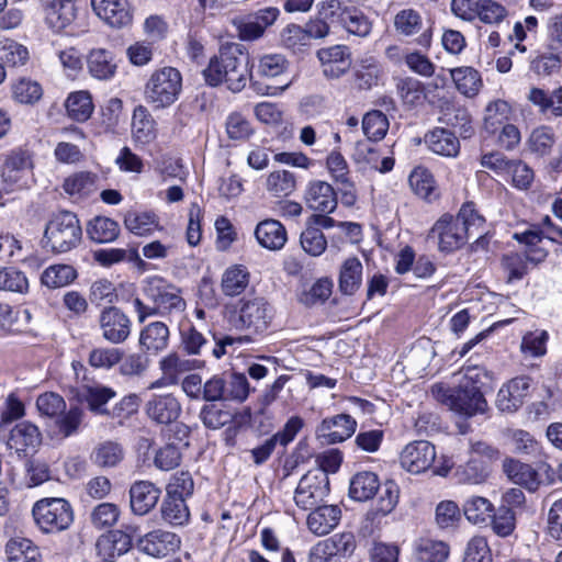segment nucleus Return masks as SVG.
I'll list each match as a JSON object with an SVG mask.
<instances>
[{"mask_svg":"<svg viewBox=\"0 0 562 562\" xmlns=\"http://www.w3.org/2000/svg\"><path fill=\"white\" fill-rule=\"evenodd\" d=\"M205 81L213 87L225 83L233 92L241 91L250 79L249 57L238 44L220 49L203 70Z\"/></svg>","mask_w":562,"mask_h":562,"instance_id":"f257e3e1","label":"nucleus"},{"mask_svg":"<svg viewBox=\"0 0 562 562\" xmlns=\"http://www.w3.org/2000/svg\"><path fill=\"white\" fill-rule=\"evenodd\" d=\"M143 293L153 305H147L139 299L134 300V308L140 323L149 316H180L186 311L187 303L181 290L161 277L146 278Z\"/></svg>","mask_w":562,"mask_h":562,"instance_id":"f03ea898","label":"nucleus"},{"mask_svg":"<svg viewBox=\"0 0 562 562\" xmlns=\"http://www.w3.org/2000/svg\"><path fill=\"white\" fill-rule=\"evenodd\" d=\"M431 394L437 402L465 417L484 413L487 407L480 385L460 383L451 389L438 383L431 386Z\"/></svg>","mask_w":562,"mask_h":562,"instance_id":"7ed1b4c3","label":"nucleus"},{"mask_svg":"<svg viewBox=\"0 0 562 562\" xmlns=\"http://www.w3.org/2000/svg\"><path fill=\"white\" fill-rule=\"evenodd\" d=\"M182 89V77L175 67L155 70L145 85L144 98L154 110H161L173 104Z\"/></svg>","mask_w":562,"mask_h":562,"instance_id":"20e7f679","label":"nucleus"},{"mask_svg":"<svg viewBox=\"0 0 562 562\" xmlns=\"http://www.w3.org/2000/svg\"><path fill=\"white\" fill-rule=\"evenodd\" d=\"M44 238L52 251L57 254L76 248L82 238V228L77 215L69 211L53 215L46 225Z\"/></svg>","mask_w":562,"mask_h":562,"instance_id":"39448f33","label":"nucleus"},{"mask_svg":"<svg viewBox=\"0 0 562 562\" xmlns=\"http://www.w3.org/2000/svg\"><path fill=\"white\" fill-rule=\"evenodd\" d=\"M32 515L44 533L61 532L74 522L72 507L65 498H42L33 505Z\"/></svg>","mask_w":562,"mask_h":562,"instance_id":"423d86ee","label":"nucleus"},{"mask_svg":"<svg viewBox=\"0 0 562 562\" xmlns=\"http://www.w3.org/2000/svg\"><path fill=\"white\" fill-rule=\"evenodd\" d=\"M33 168V160L27 151H11L0 169L2 189L7 193L27 189L34 182Z\"/></svg>","mask_w":562,"mask_h":562,"instance_id":"0eeeda50","label":"nucleus"},{"mask_svg":"<svg viewBox=\"0 0 562 562\" xmlns=\"http://www.w3.org/2000/svg\"><path fill=\"white\" fill-rule=\"evenodd\" d=\"M328 493V475L321 471H308L299 481L293 494V501L302 510H308L318 506Z\"/></svg>","mask_w":562,"mask_h":562,"instance_id":"6e6552de","label":"nucleus"},{"mask_svg":"<svg viewBox=\"0 0 562 562\" xmlns=\"http://www.w3.org/2000/svg\"><path fill=\"white\" fill-rule=\"evenodd\" d=\"M281 12L277 7H266L233 21L237 35L241 41H256L261 38L266 30L272 26Z\"/></svg>","mask_w":562,"mask_h":562,"instance_id":"1a4fd4ad","label":"nucleus"},{"mask_svg":"<svg viewBox=\"0 0 562 562\" xmlns=\"http://www.w3.org/2000/svg\"><path fill=\"white\" fill-rule=\"evenodd\" d=\"M428 239L436 240L440 251L451 252L462 247L469 236L452 215L445 214L431 227Z\"/></svg>","mask_w":562,"mask_h":562,"instance_id":"9d476101","label":"nucleus"},{"mask_svg":"<svg viewBox=\"0 0 562 562\" xmlns=\"http://www.w3.org/2000/svg\"><path fill=\"white\" fill-rule=\"evenodd\" d=\"M322 74L329 80H336L349 72L352 58L350 48L346 45H333L317 50Z\"/></svg>","mask_w":562,"mask_h":562,"instance_id":"9b49d317","label":"nucleus"},{"mask_svg":"<svg viewBox=\"0 0 562 562\" xmlns=\"http://www.w3.org/2000/svg\"><path fill=\"white\" fill-rule=\"evenodd\" d=\"M531 378L519 375L503 384L497 392L496 407L504 413L518 411L530 394Z\"/></svg>","mask_w":562,"mask_h":562,"instance_id":"f8f14e48","label":"nucleus"},{"mask_svg":"<svg viewBox=\"0 0 562 562\" xmlns=\"http://www.w3.org/2000/svg\"><path fill=\"white\" fill-rule=\"evenodd\" d=\"M102 337L114 345L124 342L131 334V319L120 308L109 306L99 316Z\"/></svg>","mask_w":562,"mask_h":562,"instance_id":"ddd939ff","label":"nucleus"},{"mask_svg":"<svg viewBox=\"0 0 562 562\" xmlns=\"http://www.w3.org/2000/svg\"><path fill=\"white\" fill-rule=\"evenodd\" d=\"M436 459V449L427 440H416L405 446L401 452L402 467L414 474L427 471Z\"/></svg>","mask_w":562,"mask_h":562,"instance_id":"4468645a","label":"nucleus"},{"mask_svg":"<svg viewBox=\"0 0 562 562\" xmlns=\"http://www.w3.org/2000/svg\"><path fill=\"white\" fill-rule=\"evenodd\" d=\"M182 412V405L172 393L153 394L145 404L148 418L158 425L176 422Z\"/></svg>","mask_w":562,"mask_h":562,"instance_id":"2eb2a0df","label":"nucleus"},{"mask_svg":"<svg viewBox=\"0 0 562 562\" xmlns=\"http://www.w3.org/2000/svg\"><path fill=\"white\" fill-rule=\"evenodd\" d=\"M394 29L401 36L411 37L418 33L416 42L424 48H429L432 40V30L427 27L423 30L424 23L422 14L414 9H403L394 16Z\"/></svg>","mask_w":562,"mask_h":562,"instance_id":"dca6fc26","label":"nucleus"},{"mask_svg":"<svg viewBox=\"0 0 562 562\" xmlns=\"http://www.w3.org/2000/svg\"><path fill=\"white\" fill-rule=\"evenodd\" d=\"M272 317V307L261 297L246 301L239 312V321L243 327L256 334L266 331Z\"/></svg>","mask_w":562,"mask_h":562,"instance_id":"f3484780","label":"nucleus"},{"mask_svg":"<svg viewBox=\"0 0 562 562\" xmlns=\"http://www.w3.org/2000/svg\"><path fill=\"white\" fill-rule=\"evenodd\" d=\"M194 362V360L186 359L176 352L168 353L158 362L161 376L153 381L147 386V390H156L178 384L180 376L193 369Z\"/></svg>","mask_w":562,"mask_h":562,"instance_id":"a211bd4d","label":"nucleus"},{"mask_svg":"<svg viewBox=\"0 0 562 562\" xmlns=\"http://www.w3.org/2000/svg\"><path fill=\"white\" fill-rule=\"evenodd\" d=\"M304 201L306 206L315 212L330 214L338 204L337 193L326 181L313 180L308 182Z\"/></svg>","mask_w":562,"mask_h":562,"instance_id":"6ab92c4d","label":"nucleus"},{"mask_svg":"<svg viewBox=\"0 0 562 562\" xmlns=\"http://www.w3.org/2000/svg\"><path fill=\"white\" fill-rule=\"evenodd\" d=\"M95 14L108 25L115 29L132 23V11L127 0H91Z\"/></svg>","mask_w":562,"mask_h":562,"instance_id":"aec40b11","label":"nucleus"},{"mask_svg":"<svg viewBox=\"0 0 562 562\" xmlns=\"http://www.w3.org/2000/svg\"><path fill=\"white\" fill-rule=\"evenodd\" d=\"M357 422L347 414H338L323 419L316 428L318 438H324L327 443L341 442L350 438L356 431Z\"/></svg>","mask_w":562,"mask_h":562,"instance_id":"412c9836","label":"nucleus"},{"mask_svg":"<svg viewBox=\"0 0 562 562\" xmlns=\"http://www.w3.org/2000/svg\"><path fill=\"white\" fill-rule=\"evenodd\" d=\"M161 490L150 481H136L130 487V504L134 514H148L158 503Z\"/></svg>","mask_w":562,"mask_h":562,"instance_id":"4be33fe9","label":"nucleus"},{"mask_svg":"<svg viewBox=\"0 0 562 562\" xmlns=\"http://www.w3.org/2000/svg\"><path fill=\"white\" fill-rule=\"evenodd\" d=\"M45 12L46 23L59 32L72 23L76 18V7L72 0H40Z\"/></svg>","mask_w":562,"mask_h":562,"instance_id":"5701e85b","label":"nucleus"},{"mask_svg":"<svg viewBox=\"0 0 562 562\" xmlns=\"http://www.w3.org/2000/svg\"><path fill=\"white\" fill-rule=\"evenodd\" d=\"M139 546L142 551L146 554L162 558L179 549L180 539L173 532L154 530L140 539Z\"/></svg>","mask_w":562,"mask_h":562,"instance_id":"b1692460","label":"nucleus"},{"mask_svg":"<svg viewBox=\"0 0 562 562\" xmlns=\"http://www.w3.org/2000/svg\"><path fill=\"white\" fill-rule=\"evenodd\" d=\"M341 519V509L337 505L314 507L306 519L308 530L315 536H325L333 531Z\"/></svg>","mask_w":562,"mask_h":562,"instance_id":"393cba45","label":"nucleus"},{"mask_svg":"<svg viewBox=\"0 0 562 562\" xmlns=\"http://www.w3.org/2000/svg\"><path fill=\"white\" fill-rule=\"evenodd\" d=\"M255 237L261 247L276 251L284 247L288 233L281 222L268 218L257 224Z\"/></svg>","mask_w":562,"mask_h":562,"instance_id":"a878e982","label":"nucleus"},{"mask_svg":"<svg viewBox=\"0 0 562 562\" xmlns=\"http://www.w3.org/2000/svg\"><path fill=\"white\" fill-rule=\"evenodd\" d=\"M132 546L131 537L122 530H112L99 537L95 548L103 561H112L126 553Z\"/></svg>","mask_w":562,"mask_h":562,"instance_id":"bb28decb","label":"nucleus"},{"mask_svg":"<svg viewBox=\"0 0 562 562\" xmlns=\"http://www.w3.org/2000/svg\"><path fill=\"white\" fill-rule=\"evenodd\" d=\"M557 143V135L551 126L535 127L526 139V150L536 158H544L552 154Z\"/></svg>","mask_w":562,"mask_h":562,"instance_id":"cd10ccee","label":"nucleus"},{"mask_svg":"<svg viewBox=\"0 0 562 562\" xmlns=\"http://www.w3.org/2000/svg\"><path fill=\"white\" fill-rule=\"evenodd\" d=\"M87 69L94 79L110 80L117 69L113 53L104 48L91 49L87 56Z\"/></svg>","mask_w":562,"mask_h":562,"instance_id":"c85d7f7f","label":"nucleus"},{"mask_svg":"<svg viewBox=\"0 0 562 562\" xmlns=\"http://www.w3.org/2000/svg\"><path fill=\"white\" fill-rule=\"evenodd\" d=\"M116 395L115 391L102 384H86L78 392V400L86 403L88 408L95 414H108L106 403Z\"/></svg>","mask_w":562,"mask_h":562,"instance_id":"c756f323","label":"nucleus"},{"mask_svg":"<svg viewBox=\"0 0 562 562\" xmlns=\"http://www.w3.org/2000/svg\"><path fill=\"white\" fill-rule=\"evenodd\" d=\"M429 150L445 157H456L460 151L458 137L446 128H435L425 135Z\"/></svg>","mask_w":562,"mask_h":562,"instance_id":"7c9ffc66","label":"nucleus"},{"mask_svg":"<svg viewBox=\"0 0 562 562\" xmlns=\"http://www.w3.org/2000/svg\"><path fill=\"white\" fill-rule=\"evenodd\" d=\"M450 547L442 540L420 537L414 542V555L418 562H445Z\"/></svg>","mask_w":562,"mask_h":562,"instance_id":"2f4dec72","label":"nucleus"},{"mask_svg":"<svg viewBox=\"0 0 562 562\" xmlns=\"http://www.w3.org/2000/svg\"><path fill=\"white\" fill-rule=\"evenodd\" d=\"M42 441L38 428L27 422L14 426L10 432L8 446L16 452H26L29 449H35Z\"/></svg>","mask_w":562,"mask_h":562,"instance_id":"473e14b6","label":"nucleus"},{"mask_svg":"<svg viewBox=\"0 0 562 562\" xmlns=\"http://www.w3.org/2000/svg\"><path fill=\"white\" fill-rule=\"evenodd\" d=\"M512 113V106L507 101H491L484 110L483 130L490 135L496 134L501 127L509 123Z\"/></svg>","mask_w":562,"mask_h":562,"instance_id":"72a5a7b5","label":"nucleus"},{"mask_svg":"<svg viewBox=\"0 0 562 562\" xmlns=\"http://www.w3.org/2000/svg\"><path fill=\"white\" fill-rule=\"evenodd\" d=\"M169 328L162 322H153L144 327L139 335V345L150 353H158L167 348Z\"/></svg>","mask_w":562,"mask_h":562,"instance_id":"f704fd0d","label":"nucleus"},{"mask_svg":"<svg viewBox=\"0 0 562 562\" xmlns=\"http://www.w3.org/2000/svg\"><path fill=\"white\" fill-rule=\"evenodd\" d=\"M381 75V66L373 56H364L358 59L353 68L355 83L361 90H369L376 86Z\"/></svg>","mask_w":562,"mask_h":562,"instance_id":"c9c22d12","label":"nucleus"},{"mask_svg":"<svg viewBox=\"0 0 562 562\" xmlns=\"http://www.w3.org/2000/svg\"><path fill=\"white\" fill-rule=\"evenodd\" d=\"M132 133L134 139L142 144H148L156 138V122L144 105H137L134 109Z\"/></svg>","mask_w":562,"mask_h":562,"instance_id":"e433bc0d","label":"nucleus"},{"mask_svg":"<svg viewBox=\"0 0 562 562\" xmlns=\"http://www.w3.org/2000/svg\"><path fill=\"white\" fill-rule=\"evenodd\" d=\"M362 263L357 257L347 258L339 271V290L346 295L355 294L362 282Z\"/></svg>","mask_w":562,"mask_h":562,"instance_id":"4c0bfd02","label":"nucleus"},{"mask_svg":"<svg viewBox=\"0 0 562 562\" xmlns=\"http://www.w3.org/2000/svg\"><path fill=\"white\" fill-rule=\"evenodd\" d=\"M504 472L516 484L529 491H536L539 485L537 472L528 464L507 459L503 464Z\"/></svg>","mask_w":562,"mask_h":562,"instance_id":"58836bf2","label":"nucleus"},{"mask_svg":"<svg viewBox=\"0 0 562 562\" xmlns=\"http://www.w3.org/2000/svg\"><path fill=\"white\" fill-rule=\"evenodd\" d=\"M249 284V272L245 266L234 265L228 267L221 281V288L225 295L237 296L241 294Z\"/></svg>","mask_w":562,"mask_h":562,"instance_id":"ea45409f","label":"nucleus"},{"mask_svg":"<svg viewBox=\"0 0 562 562\" xmlns=\"http://www.w3.org/2000/svg\"><path fill=\"white\" fill-rule=\"evenodd\" d=\"M490 470L485 460L471 457L464 464L459 465L453 476L459 483L463 484H481L488 476Z\"/></svg>","mask_w":562,"mask_h":562,"instance_id":"a19ab883","label":"nucleus"},{"mask_svg":"<svg viewBox=\"0 0 562 562\" xmlns=\"http://www.w3.org/2000/svg\"><path fill=\"white\" fill-rule=\"evenodd\" d=\"M380 486L379 479L373 472H359L350 481L349 495L351 498L364 502L372 498Z\"/></svg>","mask_w":562,"mask_h":562,"instance_id":"79ce46f5","label":"nucleus"},{"mask_svg":"<svg viewBox=\"0 0 562 562\" xmlns=\"http://www.w3.org/2000/svg\"><path fill=\"white\" fill-rule=\"evenodd\" d=\"M450 76L458 91L465 97H474L482 87V79L479 71L472 67H458L450 70Z\"/></svg>","mask_w":562,"mask_h":562,"instance_id":"37998d69","label":"nucleus"},{"mask_svg":"<svg viewBox=\"0 0 562 562\" xmlns=\"http://www.w3.org/2000/svg\"><path fill=\"white\" fill-rule=\"evenodd\" d=\"M87 234L95 243H111L120 235L117 222L105 216H97L88 223Z\"/></svg>","mask_w":562,"mask_h":562,"instance_id":"c03bdc74","label":"nucleus"},{"mask_svg":"<svg viewBox=\"0 0 562 562\" xmlns=\"http://www.w3.org/2000/svg\"><path fill=\"white\" fill-rule=\"evenodd\" d=\"M162 519L172 526H183L189 521L190 512L186 504V498L167 494L161 504Z\"/></svg>","mask_w":562,"mask_h":562,"instance_id":"a18cd8bd","label":"nucleus"},{"mask_svg":"<svg viewBox=\"0 0 562 562\" xmlns=\"http://www.w3.org/2000/svg\"><path fill=\"white\" fill-rule=\"evenodd\" d=\"M65 106L68 116L80 123L89 120L94 109L91 94L82 90L70 93Z\"/></svg>","mask_w":562,"mask_h":562,"instance_id":"49530a36","label":"nucleus"},{"mask_svg":"<svg viewBox=\"0 0 562 562\" xmlns=\"http://www.w3.org/2000/svg\"><path fill=\"white\" fill-rule=\"evenodd\" d=\"M124 459L122 446L115 441H103L91 453L92 462L99 468L116 467Z\"/></svg>","mask_w":562,"mask_h":562,"instance_id":"de8ad7c7","label":"nucleus"},{"mask_svg":"<svg viewBox=\"0 0 562 562\" xmlns=\"http://www.w3.org/2000/svg\"><path fill=\"white\" fill-rule=\"evenodd\" d=\"M124 225L138 236L149 235L159 228L158 217L151 212L130 211L124 216Z\"/></svg>","mask_w":562,"mask_h":562,"instance_id":"09e8293b","label":"nucleus"},{"mask_svg":"<svg viewBox=\"0 0 562 562\" xmlns=\"http://www.w3.org/2000/svg\"><path fill=\"white\" fill-rule=\"evenodd\" d=\"M355 156L357 160L369 164L380 172L391 171L394 167L392 157H384L380 161L379 148L370 142H358Z\"/></svg>","mask_w":562,"mask_h":562,"instance_id":"8fccbe9b","label":"nucleus"},{"mask_svg":"<svg viewBox=\"0 0 562 562\" xmlns=\"http://www.w3.org/2000/svg\"><path fill=\"white\" fill-rule=\"evenodd\" d=\"M10 562H41V553L31 540L25 538L11 539L5 546Z\"/></svg>","mask_w":562,"mask_h":562,"instance_id":"3c124183","label":"nucleus"},{"mask_svg":"<svg viewBox=\"0 0 562 562\" xmlns=\"http://www.w3.org/2000/svg\"><path fill=\"white\" fill-rule=\"evenodd\" d=\"M493 510V504L482 496H471L463 504L467 519L474 525H485L492 517Z\"/></svg>","mask_w":562,"mask_h":562,"instance_id":"603ef678","label":"nucleus"},{"mask_svg":"<svg viewBox=\"0 0 562 562\" xmlns=\"http://www.w3.org/2000/svg\"><path fill=\"white\" fill-rule=\"evenodd\" d=\"M76 278L77 272L71 266L53 265L43 271L41 282L49 289H57L68 285Z\"/></svg>","mask_w":562,"mask_h":562,"instance_id":"864d4df0","label":"nucleus"},{"mask_svg":"<svg viewBox=\"0 0 562 562\" xmlns=\"http://www.w3.org/2000/svg\"><path fill=\"white\" fill-rule=\"evenodd\" d=\"M266 188L274 196H288L296 188V178L288 170L272 171L267 177Z\"/></svg>","mask_w":562,"mask_h":562,"instance_id":"5fc2aeb1","label":"nucleus"},{"mask_svg":"<svg viewBox=\"0 0 562 562\" xmlns=\"http://www.w3.org/2000/svg\"><path fill=\"white\" fill-rule=\"evenodd\" d=\"M341 26L349 34L367 37L371 33L372 22L362 11L348 8L342 15Z\"/></svg>","mask_w":562,"mask_h":562,"instance_id":"6e6d98bb","label":"nucleus"},{"mask_svg":"<svg viewBox=\"0 0 562 562\" xmlns=\"http://www.w3.org/2000/svg\"><path fill=\"white\" fill-rule=\"evenodd\" d=\"M453 218L464 227L469 238L475 235L480 236L483 232L485 220L476 212L473 203L463 204Z\"/></svg>","mask_w":562,"mask_h":562,"instance_id":"4d7b16f0","label":"nucleus"},{"mask_svg":"<svg viewBox=\"0 0 562 562\" xmlns=\"http://www.w3.org/2000/svg\"><path fill=\"white\" fill-rule=\"evenodd\" d=\"M562 65V49H548L547 53L537 55L530 64V69L538 76H550L558 72Z\"/></svg>","mask_w":562,"mask_h":562,"instance_id":"13d9d810","label":"nucleus"},{"mask_svg":"<svg viewBox=\"0 0 562 562\" xmlns=\"http://www.w3.org/2000/svg\"><path fill=\"white\" fill-rule=\"evenodd\" d=\"M42 95L41 85L31 79L21 78L12 85V97L21 104H34L41 100Z\"/></svg>","mask_w":562,"mask_h":562,"instance_id":"bf43d9fd","label":"nucleus"},{"mask_svg":"<svg viewBox=\"0 0 562 562\" xmlns=\"http://www.w3.org/2000/svg\"><path fill=\"white\" fill-rule=\"evenodd\" d=\"M122 359L123 351L121 349L99 347L90 351L88 363L94 369L109 370L120 363Z\"/></svg>","mask_w":562,"mask_h":562,"instance_id":"052dcab7","label":"nucleus"},{"mask_svg":"<svg viewBox=\"0 0 562 562\" xmlns=\"http://www.w3.org/2000/svg\"><path fill=\"white\" fill-rule=\"evenodd\" d=\"M362 130L369 140L382 139L389 130L386 115L381 111H371L367 113L362 120Z\"/></svg>","mask_w":562,"mask_h":562,"instance_id":"680f3d73","label":"nucleus"},{"mask_svg":"<svg viewBox=\"0 0 562 562\" xmlns=\"http://www.w3.org/2000/svg\"><path fill=\"white\" fill-rule=\"evenodd\" d=\"M0 290L25 294L29 291V280L15 268H2L0 269Z\"/></svg>","mask_w":562,"mask_h":562,"instance_id":"e2e57ef3","label":"nucleus"},{"mask_svg":"<svg viewBox=\"0 0 562 562\" xmlns=\"http://www.w3.org/2000/svg\"><path fill=\"white\" fill-rule=\"evenodd\" d=\"M288 60L281 54H267L259 58L257 75L262 78H276L285 72Z\"/></svg>","mask_w":562,"mask_h":562,"instance_id":"0e129e2a","label":"nucleus"},{"mask_svg":"<svg viewBox=\"0 0 562 562\" xmlns=\"http://www.w3.org/2000/svg\"><path fill=\"white\" fill-rule=\"evenodd\" d=\"M120 517V509L113 503H101L97 505L91 514L90 521L97 529H104L114 526Z\"/></svg>","mask_w":562,"mask_h":562,"instance_id":"69168bd1","label":"nucleus"},{"mask_svg":"<svg viewBox=\"0 0 562 562\" xmlns=\"http://www.w3.org/2000/svg\"><path fill=\"white\" fill-rule=\"evenodd\" d=\"M300 241L304 251L315 257L322 255L327 247L323 232L313 225H307L302 232Z\"/></svg>","mask_w":562,"mask_h":562,"instance_id":"338daca9","label":"nucleus"},{"mask_svg":"<svg viewBox=\"0 0 562 562\" xmlns=\"http://www.w3.org/2000/svg\"><path fill=\"white\" fill-rule=\"evenodd\" d=\"M463 562H492V553L486 538L474 536L469 540Z\"/></svg>","mask_w":562,"mask_h":562,"instance_id":"774afa93","label":"nucleus"}]
</instances>
